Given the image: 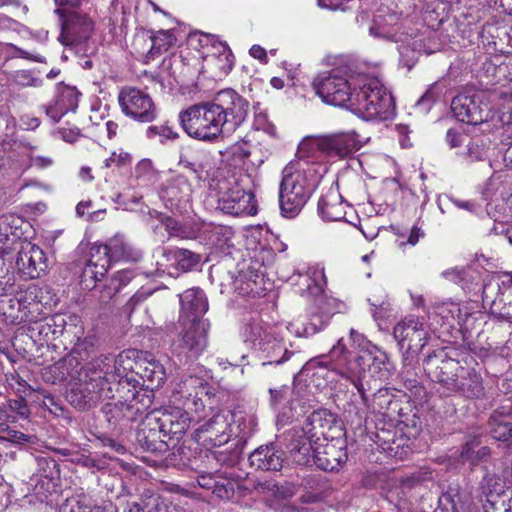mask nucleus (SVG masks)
Listing matches in <instances>:
<instances>
[{
    "instance_id": "nucleus-21",
    "label": "nucleus",
    "mask_w": 512,
    "mask_h": 512,
    "mask_svg": "<svg viewBox=\"0 0 512 512\" xmlns=\"http://www.w3.org/2000/svg\"><path fill=\"white\" fill-rule=\"evenodd\" d=\"M451 109L455 117L464 123L478 125L487 120L486 109L480 106L479 97L476 95H458L451 102Z\"/></svg>"
},
{
    "instance_id": "nucleus-43",
    "label": "nucleus",
    "mask_w": 512,
    "mask_h": 512,
    "mask_svg": "<svg viewBox=\"0 0 512 512\" xmlns=\"http://www.w3.org/2000/svg\"><path fill=\"white\" fill-rule=\"evenodd\" d=\"M62 512H99L91 497L81 494L67 500Z\"/></svg>"
},
{
    "instance_id": "nucleus-29",
    "label": "nucleus",
    "mask_w": 512,
    "mask_h": 512,
    "mask_svg": "<svg viewBox=\"0 0 512 512\" xmlns=\"http://www.w3.org/2000/svg\"><path fill=\"white\" fill-rule=\"evenodd\" d=\"M366 405L374 414L380 415L383 418L392 420L399 411V401L395 399L394 394L388 388H379L374 393L372 401L369 402L367 397Z\"/></svg>"
},
{
    "instance_id": "nucleus-24",
    "label": "nucleus",
    "mask_w": 512,
    "mask_h": 512,
    "mask_svg": "<svg viewBox=\"0 0 512 512\" xmlns=\"http://www.w3.org/2000/svg\"><path fill=\"white\" fill-rule=\"evenodd\" d=\"M181 322L204 321L202 316L208 310V301L199 288H191L180 295Z\"/></svg>"
},
{
    "instance_id": "nucleus-45",
    "label": "nucleus",
    "mask_w": 512,
    "mask_h": 512,
    "mask_svg": "<svg viewBox=\"0 0 512 512\" xmlns=\"http://www.w3.org/2000/svg\"><path fill=\"white\" fill-rule=\"evenodd\" d=\"M140 500L144 503L145 512H168L164 499L151 489H145Z\"/></svg>"
},
{
    "instance_id": "nucleus-26",
    "label": "nucleus",
    "mask_w": 512,
    "mask_h": 512,
    "mask_svg": "<svg viewBox=\"0 0 512 512\" xmlns=\"http://www.w3.org/2000/svg\"><path fill=\"white\" fill-rule=\"evenodd\" d=\"M86 378L101 384V388H104V391H107L106 386L108 384L114 382L119 384L114 357L108 355L91 361L87 367Z\"/></svg>"
},
{
    "instance_id": "nucleus-56",
    "label": "nucleus",
    "mask_w": 512,
    "mask_h": 512,
    "mask_svg": "<svg viewBox=\"0 0 512 512\" xmlns=\"http://www.w3.org/2000/svg\"><path fill=\"white\" fill-rule=\"evenodd\" d=\"M288 391H289V387L285 386V385H283L279 388L270 389L269 392H270V396H271V403L273 405L279 404L286 397Z\"/></svg>"
},
{
    "instance_id": "nucleus-53",
    "label": "nucleus",
    "mask_w": 512,
    "mask_h": 512,
    "mask_svg": "<svg viewBox=\"0 0 512 512\" xmlns=\"http://www.w3.org/2000/svg\"><path fill=\"white\" fill-rule=\"evenodd\" d=\"M76 463L85 467V468H88V469H96V470H102L105 468V463L100 461V460H96L92 457H89V456H81L79 457L77 460H76Z\"/></svg>"
},
{
    "instance_id": "nucleus-4",
    "label": "nucleus",
    "mask_w": 512,
    "mask_h": 512,
    "mask_svg": "<svg viewBox=\"0 0 512 512\" xmlns=\"http://www.w3.org/2000/svg\"><path fill=\"white\" fill-rule=\"evenodd\" d=\"M313 193L305 170L299 162H290L282 171L279 187V206L285 218H295L304 208Z\"/></svg>"
},
{
    "instance_id": "nucleus-30",
    "label": "nucleus",
    "mask_w": 512,
    "mask_h": 512,
    "mask_svg": "<svg viewBox=\"0 0 512 512\" xmlns=\"http://www.w3.org/2000/svg\"><path fill=\"white\" fill-rule=\"evenodd\" d=\"M449 391L458 392L469 399L481 398L484 396L482 378L475 370L464 367L456 380V387Z\"/></svg>"
},
{
    "instance_id": "nucleus-58",
    "label": "nucleus",
    "mask_w": 512,
    "mask_h": 512,
    "mask_svg": "<svg viewBox=\"0 0 512 512\" xmlns=\"http://www.w3.org/2000/svg\"><path fill=\"white\" fill-rule=\"evenodd\" d=\"M178 165L192 171L194 174H196L197 178H200V170L197 168L196 163L188 159L186 156H180Z\"/></svg>"
},
{
    "instance_id": "nucleus-11",
    "label": "nucleus",
    "mask_w": 512,
    "mask_h": 512,
    "mask_svg": "<svg viewBox=\"0 0 512 512\" xmlns=\"http://www.w3.org/2000/svg\"><path fill=\"white\" fill-rule=\"evenodd\" d=\"M208 396V386L205 381L194 375H183L175 384L172 393L174 404L199 414L204 410V397Z\"/></svg>"
},
{
    "instance_id": "nucleus-37",
    "label": "nucleus",
    "mask_w": 512,
    "mask_h": 512,
    "mask_svg": "<svg viewBox=\"0 0 512 512\" xmlns=\"http://www.w3.org/2000/svg\"><path fill=\"white\" fill-rule=\"evenodd\" d=\"M490 432L493 438L500 441L512 439V418L495 411L489 419Z\"/></svg>"
},
{
    "instance_id": "nucleus-49",
    "label": "nucleus",
    "mask_w": 512,
    "mask_h": 512,
    "mask_svg": "<svg viewBox=\"0 0 512 512\" xmlns=\"http://www.w3.org/2000/svg\"><path fill=\"white\" fill-rule=\"evenodd\" d=\"M131 156L129 153L120 150L119 152H113L111 156L104 161L106 168L122 167L130 164Z\"/></svg>"
},
{
    "instance_id": "nucleus-42",
    "label": "nucleus",
    "mask_w": 512,
    "mask_h": 512,
    "mask_svg": "<svg viewBox=\"0 0 512 512\" xmlns=\"http://www.w3.org/2000/svg\"><path fill=\"white\" fill-rule=\"evenodd\" d=\"M481 488L487 497V501L493 502L496 497L504 494L505 483L495 474H486L481 482Z\"/></svg>"
},
{
    "instance_id": "nucleus-35",
    "label": "nucleus",
    "mask_w": 512,
    "mask_h": 512,
    "mask_svg": "<svg viewBox=\"0 0 512 512\" xmlns=\"http://www.w3.org/2000/svg\"><path fill=\"white\" fill-rule=\"evenodd\" d=\"M215 52L206 57V61L217 68L220 73L227 74L233 67V54L228 45L224 42H214Z\"/></svg>"
},
{
    "instance_id": "nucleus-10",
    "label": "nucleus",
    "mask_w": 512,
    "mask_h": 512,
    "mask_svg": "<svg viewBox=\"0 0 512 512\" xmlns=\"http://www.w3.org/2000/svg\"><path fill=\"white\" fill-rule=\"evenodd\" d=\"M357 148L355 136L350 133H336L308 137L298 147L300 157H314L316 152L328 157L344 158Z\"/></svg>"
},
{
    "instance_id": "nucleus-36",
    "label": "nucleus",
    "mask_w": 512,
    "mask_h": 512,
    "mask_svg": "<svg viewBox=\"0 0 512 512\" xmlns=\"http://www.w3.org/2000/svg\"><path fill=\"white\" fill-rule=\"evenodd\" d=\"M366 357L369 358L367 368L372 372L373 376H377L380 380L386 379L389 375V360L387 354L377 346H370L366 349Z\"/></svg>"
},
{
    "instance_id": "nucleus-17",
    "label": "nucleus",
    "mask_w": 512,
    "mask_h": 512,
    "mask_svg": "<svg viewBox=\"0 0 512 512\" xmlns=\"http://www.w3.org/2000/svg\"><path fill=\"white\" fill-rule=\"evenodd\" d=\"M16 266L27 279H36L47 269V259L43 250L31 242L21 244L17 253Z\"/></svg>"
},
{
    "instance_id": "nucleus-31",
    "label": "nucleus",
    "mask_w": 512,
    "mask_h": 512,
    "mask_svg": "<svg viewBox=\"0 0 512 512\" xmlns=\"http://www.w3.org/2000/svg\"><path fill=\"white\" fill-rule=\"evenodd\" d=\"M318 211L323 219L329 221L342 220L346 214L342 197L335 190H330L326 195L320 198Z\"/></svg>"
},
{
    "instance_id": "nucleus-44",
    "label": "nucleus",
    "mask_w": 512,
    "mask_h": 512,
    "mask_svg": "<svg viewBox=\"0 0 512 512\" xmlns=\"http://www.w3.org/2000/svg\"><path fill=\"white\" fill-rule=\"evenodd\" d=\"M490 306V313L497 319L512 323V299L504 301L502 297H495L486 302Z\"/></svg>"
},
{
    "instance_id": "nucleus-19",
    "label": "nucleus",
    "mask_w": 512,
    "mask_h": 512,
    "mask_svg": "<svg viewBox=\"0 0 512 512\" xmlns=\"http://www.w3.org/2000/svg\"><path fill=\"white\" fill-rule=\"evenodd\" d=\"M218 207L224 213L240 216L256 213L254 194L239 186H234L222 194Z\"/></svg>"
},
{
    "instance_id": "nucleus-28",
    "label": "nucleus",
    "mask_w": 512,
    "mask_h": 512,
    "mask_svg": "<svg viewBox=\"0 0 512 512\" xmlns=\"http://www.w3.org/2000/svg\"><path fill=\"white\" fill-rule=\"evenodd\" d=\"M128 392H131V400H129V397H127L125 402L119 401L114 403H107L103 406L102 411L109 423L116 425L122 420L133 421L136 419L137 413L141 410L134 403L138 391H131L128 389Z\"/></svg>"
},
{
    "instance_id": "nucleus-63",
    "label": "nucleus",
    "mask_w": 512,
    "mask_h": 512,
    "mask_svg": "<svg viewBox=\"0 0 512 512\" xmlns=\"http://www.w3.org/2000/svg\"><path fill=\"white\" fill-rule=\"evenodd\" d=\"M123 512H145L144 503L140 499L138 501H128Z\"/></svg>"
},
{
    "instance_id": "nucleus-14",
    "label": "nucleus",
    "mask_w": 512,
    "mask_h": 512,
    "mask_svg": "<svg viewBox=\"0 0 512 512\" xmlns=\"http://www.w3.org/2000/svg\"><path fill=\"white\" fill-rule=\"evenodd\" d=\"M345 442L341 438L313 443L310 461L324 471H336L347 461Z\"/></svg>"
},
{
    "instance_id": "nucleus-32",
    "label": "nucleus",
    "mask_w": 512,
    "mask_h": 512,
    "mask_svg": "<svg viewBox=\"0 0 512 512\" xmlns=\"http://www.w3.org/2000/svg\"><path fill=\"white\" fill-rule=\"evenodd\" d=\"M135 374L140 375L144 383L151 390L159 388L166 379L164 366L155 359L139 362L138 370Z\"/></svg>"
},
{
    "instance_id": "nucleus-48",
    "label": "nucleus",
    "mask_w": 512,
    "mask_h": 512,
    "mask_svg": "<svg viewBox=\"0 0 512 512\" xmlns=\"http://www.w3.org/2000/svg\"><path fill=\"white\" fill-rule=\"evenodd\" d=\"M132 278V275L129 271L121 270L118 271L114 277L111 279V285L107 289V298H111L116 292L119 291L122 285L127 284Z\"/></svg>"
},
{
    "instance_id": "nucleus-38",
    "label": "nucleus",
    "mask_w": 512,
    "mask_h": 512,
    "mask_svg": "<svg viewBox=\"0 0 512 512\" xmlns=\"http://www.w3.org/2000/svg\"><path fill=\"white\" fill-rule=\"evenodd\" d=\"M148 40L150 42L148 56L154 59L166 52L175 43L176 39L171 31L160 30L149 35Z\"/></svg>"
},
{
    "instance_id": "nucleus-20",
    "label": "nucleus",
    "mask_w": 512,
    "mask_h": 512,
    "mask_svg": "<svg viewBox=\"0 0 512 512\" xmlns=\"http://www.w3.org/2000/svg\"><path fill=\"white\" fill-rule=\"evenodd\" d=\"M111 388L107 391L101 388V384L86 378L84 383L76 384L67 393V400L78 410H88L94 407L102 397H109Z\"/></svg>"
},
{
    "instance_id": "nucleus-3",
    "label": "nucleus",
    "mask_w": 512,
    "mask_h": 512,
    "mask_svg": "<svg viewBox=\"0 0 512 512\" xmlns=\"http://www.w3.org/2000/svg\"><path fill=\"white\" fill-rule=\"evenodd\" d=\"M358 92L352 112L366 120H387L394 115L392 95L376 78L363 75L358 82Z\"/></svg>"
},
{
    "instance_id": "nucleus-62",
    "label": "nucleus",
    "mask_w": 512,
    "mask_h": 512,
    "mask_svg": "<svg viewBox=\"0 0 512 512\" xmlns=\"http://www.w3.org/2000/svg\"><path fill=\"white\" fill-rule=\"evenodd\" d=\"M249 54L253 58L260 60L261 62H267L266 50L259 45H253L249 50Z\"/></svg>"
},
{
    "instance_id": "nucleus-9",
    "label": "nucleus",
    "mask_w": 512,
    "mask_h": 512,
    "mask_svg": "<svg viewBox=\"0 0 512 512\" xmlns=\"http://www.w3.org/2000/svg\"><path fill=\"white\" fill-rule=\"evenodd\" d=\"M393 336L402 351L404 364L412 366L426 346L430 333L424 318L407 316L394 326Z\"/></svg>"
},
{
    "instance_id": "nucleus-50",
    "label": "nucleus",
    "mask_w": 512,
    "mask_h": 512,
    "mask_svg": "<svg viewBox=\"0 0 512 512\" xmlns=\"http://www.w3.org/2000/svg\"><path fill=\"white\" fill-rule=\"evenodd\" d=\"M0 439L21 442L27 441V436L22 432L11 429L7 423L0 422Z\"/></svg>"
},
{
    "instance_id": "nucleus-39",
    "label": "nucleus",
    "mask_w": 512,
    "mask_h": 512,
    "mask_svg": "<svg viewBox=\"0 0 512 512\" xmlns=\"http://www.w3.org/2000/svg\"><path fill=\"white\" fill-rule=\"evenodd\" d=\"M269 327H264L260 321L246 323L242 328V337L245 342L250 343L254 348H258L261 342H264L271 335Z\"/></svg>"
},
{
    "instance_id": "nucleus-47",
    "label": "nucleus",
    "mask_w": 512,
    "mask_h": 512,
    "mask_svg": "<svg viewBox=\"0 0 512 512\" xmlns=\"http://www.w3.org/2000/svg\"><path fill=\"white\" fill-rule=\"evenodd\" d=\"M7 409L14 415H10V418H27L29 415V408L24 397L20 396L15 399H8L6 402Z\"/></svg>"
},
{
    "instance_id": "nucleus-15",
    "label": "nucleus",
    "mask_w": 512,
    "mask_h": 512,
    "mask_svg": "<svg viewBox=\"0 0 512 512\" xmlns=\"http://www.w3.org/2000/svg\"><path fill=\"white\" fill-rule=\"evenodd\" d=\"M62 29L59 41L65 46H73L87 40L94 28L92 20L75 10H62Z\"/></svg>"
},
{
    "instance_id": "nucleus-12",
    "label": "nucleus",
    "mask_w": 512,
    "mask_h": 512,
    "mask_svg": "<svg viewBox=\"0 0 512 512\" xmlns=\"http://www.w3.org/2000/svg\"><path fill=\"white\" fill-rule=\"evenodd\" d=\"M300 279L303 285L306 286V290L300 288L299 292L301 295H304L305 292L309 295H317L316 310L311 312L302 332L305 336H311L321 331L329 324L335 310L334 301L320 293V288L309 275H300Z\"/></svg>"
},
{
    "instance_id": "nucleus-57",
    "label": "nucleus",
    "mask_w": 512,
    "mask_h": 512,
    "mask_svg": "<svg viewBox=\"0 0 512 512\" xmlns=\"http://www.w3.org/2000/svg\"><path fill=\"white\" fill-rule=\"evenodd\" d=\"M465 270L460 268H452L444 271L442 275L451 281L460 282L464 279Z\"/></svg>"
},
{
    "instance_id": "nucleus-60",
    "label": "nucleus",
    "mask_w": 512,
    "mask_h": 512,
    "mask_svg": "<svg viewBox=\"0 0 512 512\" xmlns=\"http://www.w3.org/2000/svg\"><path fill=\"white\" fill-rule=\"evenodd\" d=\"M423 235L424 233L420 230V228L413 226L408 236L407 243L414 246L418 243L420 237H422ZM405 244L406 242H401L400 246L402 247Z\"/></svg>"
},
{
    "instance_id": "nucleus-7",
    "label": "nucleus",
    "mask_w": 512,
    "mask_h": 512,
    "mask_svg": "<svg viewBox=\"0 0 512 512\" xmlns=\"http://www.w3.org/2000/svg\"><path fill=\"white\" fill-rule=\"evenodd\" d=\"M468 357L466 352L444 347L429 354L424 359L423 367L431 380L450 390L456 387V380L464 368L462 362L467 364Z\"/></svg>"
},
{
    "instance_id": "nucleus-27",
    "label": "nucleus",
    "mask_w": 512,
    "mask_h": 512,
    "mask_svg": "<svg viewBox=\"0 0 512 512\" xmlns=\"http://www.w3.org/2000/svg\"><path fill=\"white\" fill-rule=\"evenodd\" d=\"M138 352L136 350H124L114 357L116 370L119 377V386L122 389L131 386L137 391L138 380L135 378V370H138L139 362L136 361Z\"/></svg>"
},
{
    "instance_id": "nucleus-61",
    "label": "nucleus",
    "mask_w": 512,
    "mask_h": 512,
    "mask_svg": "<svg viewBox=\"0 0 512 512\" xmlns=\"http://www.w3.org/2000/svg\"><path fill=\"white\" fill-rule=\"evenodd\" d=\"M446 140L448 144L454 148L462 143V136L453 129H449L446 134Z\"/></svg>"
},
{
    "instance_id": "nucleus-51",
    "label": "nucleus",
    "mask_w": 512,
    "mask_h": 512,
    "mask_svg": "<svg viewBox=\"0 0 512 512\" xmlns=\"http://www.w3.org/2000/svg\"><path fill=\"white\" fill-rule=\"evenodd\" d=\"M15 82L19 86H37L39 80L34 78L29 71L22 70L15 74Z\"/></svg>"
},
{
    "instance_id": "nucleus-8",
    "label": "nucleus",
    "mask_w": 512,
    "mask_h": 512,
    "mask_svg": "<svg viewBox=\"0 0 512 512\" xmlns=\"http://www.w3.org/2000/svg\"><path fill=\"white\" fill-rule=\"evenodd\" d=\"M132 257V248L121 236L111 238L105 244H94L90 249L88 264L83 270V282L100 281L107 273L111 262Z\"/></svg>"
},
{
    "instance_id": "nucleus-22",
    "label": "nucleus",
    "mask_w": 512,
    "mask_h": 512,
    "mask_svg": "<svg viewBox=\"0 0 512 512\" xmlns=\"http://www.w3.org/2000/svg\"><path fill=\"white\" fill-rule=\"evenodd\" d=\"M79 96L80 93L75 87L58 84L54 100L45 106L46 114L54 123L58 122L67 112L76 110Z\"/></svg>"
},
{
    "instance_id": "nucleus-46",
    "label": "nucleus",
    "mask_w": 512,
    "mask_h": 512,
    "mask_svg": "<svg viewBox=\"0 0 512 512\" xmlns=\"http://www.w3.org/2000/svg\"><path fill=\"white\" fill-rule=\"evenodd\" d=\"M48 288L38 285H30L25 292V301L29 304H41L46 306L49 304Z\"/></svg>"
},
{
    "instance_id": "nucleus-52",
    "label": "nucleus",
    "mask_w": 512,
    "mask_h": 512,
    "mask_svg": "<svg viewBox=\"0 0 512 512\" xmlns=\"http://www.w3.org/2000/svg\"><path fill=\"white\" fill-rule=\"evenodd\" d=\"M350 339L352 342L357 345V347L362 350H368L370 346H374L370 341H368L363 334L359 333L355 329L350 330Z\"/></svg>"
},
{
    "instance_id": "nucleus-64",
    "label": "nucleus",
    "mask_w": 512,
    "mask_h": 512,
    "mask_svg": "<svg viewBox=\"0 0 512 512\" xmlns=\"http://www.w3.org/2000/svg\"><path fill=\"white\" fill-rule=\"evenodd\" d=\"M197 482L200 487L205 489H212L215 486V480L211 475H200L197 478Z\"/></svg>"
},
{
    "instance_id": "nucleus-1",
    "label": "nucleus",
    "mask_w": 512,
    "mask_h": 512,
    "mask_svg": "<svg viewBox=\"0 0 512 512\" xmlns=\"http://www.w3.org/2000/svg\"><path fill=\"white\" fill-rule=\"evenodd\" d=\"M249 102L232 89L219 91L211 102L195 104L179 114L183 130L201 141L229 137L245 121Z\"/></svg>"
},
{
    "instance_id": "nucleus-25",
    "label": "nucleus",
    "mask_w": 512,
    "mask_h": 512,
    "mask_svg": "<svg viewBox=\"0 0 512 512\" xmlns=\"http://www.w3.org/2000/svg\"><path fill=\"white\" fill-rule=\"evenodd\" d=\"M233 419L231 412H220L210 418L199 429L200 433H208L209 436L205 439L206 442L214 447H220L226 444L231 438V423Z\"/></svg>"
},
{
    "instance_id": "nucleus-6",
    "label": "nucleus",
    "mask_w": 512,
    "mask_h": 512,
    "mask_svg": "<svg viewBox=\"0 0 512 512\" xmlns=\"http://www.w3.org/2000/svg\"><path fill=\"white\" fill-rule=\"evenodd\" d=\"M363 75H352L341 69H333L318 75L312 83L323 102L352 110L358 92V80Z\"/></svg>"
},
{
    "instance_id": "nucleus-34",
    "label": "nucleus",
    "mask_w": 512,
    "mask_h": 512,
    "mask_svg": "<svg viewBox=\"0 0 512 512\" xmlns=\"http://www.w3.org/2000/svg\"><path fill=\"white\" fill-rule=\"evenodd\" d=\"M483 302H489V299L502 297L504 301L512 299V276H505L500 279H490L483 286Z\"/></svg>"
},
{
    "instance_id": "nucleus-33",
    "label": "nucleus",
    "mask_w": 512,
    "mask_h": 512,
    "mask_svg": "<svg viewBox=\"0 0 512 512\" xmlns=\"http://www.w3.org/2000/svg\"><path fill=\"white\" fill-rule=\"evenodd\" d=\"M266 337L268 338L261 342L257 348L265 354L264 357L267 359V361L262 363L263 366L267 364H282L293 355V352L288 351L285 345L274 337L273 333L266 335Z\"/></svg>"
},
{
    "instance_id": "nucleus-54",
    "label": "nucleus",
    "mask_w": 512,
    "mask_h": 512,
    "mask_svg": "<svg viewBox=\"0 0 512 512\" xmlns=\"http://www.w3.org/2000/svg\"><path fill=\"white\" fill-rule=\"evenodd\" d=\"M152 295V292L149 290L141 289L137 291L127 302L126 306L128 309L133 310L136 305L140 304L141 302L145 301L149 296Z\"/></svg>"
},
{
    "instance_id": "nucleus-23",
    "label": "nucleus",
    "mask_w": 512,
    "mask_h": 512,
    "mask_svg": "<svg viewBox=\"0 0 512 512\" xmlns=\"http://www.w3.org/2000/svg\"><path fill=\"white\" fill-rule=\"evenodd\" d=\"M285 460V453L275 444L261 445L249 455L250 466L259 471H280Z\"/></svg>"
},
{
    "instance_id": "nucleus-5",
    "label": "nucleus",
    "mask_w": 512,
    "mask_h": 512,
    "mask_svg": "<svg viewBox=\"0 0 512 512\" xmlns=\"http://www.w3.org/2000/svg\"><path fill=\"white\" fill-rule=\"evenodd\" d=\"M320 366L327 367L331 371L349 380L357 389L363 403H367L366 388L362 383L369 358L366 357V350L359 351L352 356L343 340H338L327 356H322L318 362Z\"/></svg>"
},
{
    "instance_id": "nucleus-18",
    "label": "nucleus",
    "mask_w": 512,
    "mask_h": 512,
    "mask_svg": "<svg viewBox=\"0 0 512 512\" xmlns=\"http://www.w3.org/2000/svg\"><path fill=\"white\" fill-rule=\"evenodd\" d=\"M184 329L179 334V348L188 354L190 358H197L206 349L207 330L209 324L206 321L181 322Z\"/></svg>"
},
{
    "instance_id": "nucleus-59",
    "label": "nucleus",
    "mask_w": 512,
    "mask_h": 512,
    "mask_svg": "<svg viewBox=\"0 0 512 512\" xmlns=\"http://www.w3.org/2000/svg\"><path fill=\"white\" fill-rule=\"evenodd\" d=\"M31 163L37 168L44 169L53 164V159L48 156H33L31 157Z\"/></svg>"
},
{
    "instance_id": "nucleus-13",
    "label": "nucleus",
    "mask_w": 512,
    "mask_h": 512,
    "mask_svg": "<svg viewBox=\"0 0 512 512\" xmlns=\"http://www.w3.org/2000/svg\"><path fill=\"white\" fill-rule=\"evenodd\" d=\"M118 102L121 111L135 121L149 123L157 117V108L152 98L140 89H122L118 96Z\"/></svg>"
},
{
    "instance_id": "nucleus-16",
    "label": "nucleus",
    "mask_w": 512,
    "mask_h": 512,
    "mask_svg": "<svg viewBox=\"0 0 512 512\" xmlns=\"http://www.w3.org/2000/svg\"><path fill=\"white\" fill-rule=\"evenodd\" d=\"M192 414L195 412L180 406L159 412V415L155 417L159 433L163 437H168V440H178L189 428Z\"/></svg>"
},
{
    "instance_id": "nucleus-2",
    "label": "nucleus",
    "mask_w": 512,
    "mask_h": 512,
    "mask_svg": "<svg viewBox=\"0 0 512 512\" xmlns=\"http://www.w3.org/2000/svg\"><path fill=\"white\" fill-rule=\"evenodd\" d=\"M342 423L326 409L312 412L301 428H293L288 444L293 461L306 465L310 462L313 443L341 438Z\"/></svg>"
},
{
    "instance_id": "nucleus-40",
    "label": "nucleus",
    "mask_w": 512,
    "mask_h": 512,
    "mask_svg": "<svg viewBox=\"0 0 512 512\" xmlns=\"http://www.w3.org/2000/svg\"><path fill=\"white\" fill-rule=\"evenodd\" d=\"M233 419L231 423V437L239 438V441H245L251 436L254 429V421L251 417H247L241 412L232 413Z\"/></svg>"
},
{
    "instance_id": "nucleus-55",
    "label": "nucleus",
    "mask_w": 512,
    "mask_h": 512,
    "mask_svg": "<svg viewBox=\"0 0 512 512\" xmlns=\"http://www.w3.org/2000/svg\"><path fill=\"white\" fill-rule=\"evenodd\" d=\"M459 310L456 305L442 303L435 306V312L442 318L449 319L454 318V310Z\"/></svg>"
},
{
    "instance_id": "nucleus-41",
    "label": "nucleus",
    "mask_w": 512,
    "mask_h": 512,
    "mask_svg": "<svg viewBox=\"0 0 512 512\" xmlns=\"http://www.w3.org/2000/svg\"><path fill=\"white\" fill-rule=\"evenodd\" d=\"M169 254L177 262V267L184 271H190L200 262V255L187 249L174 248L169 250Z\"/></svg>"
}]
</instances>
